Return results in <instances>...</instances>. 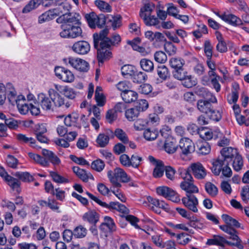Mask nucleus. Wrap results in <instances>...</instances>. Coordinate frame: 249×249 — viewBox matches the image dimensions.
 I'll list each match as a JSON object with an SVG mask.
<instances>
[{
	"label": "nucleus",
	"mask_w": 249,
	"mask_h": 249,
	"mask_svg": "<svg viewBox=\"0 0 249 249\" xmlns=\"http://www.w3.org/2000/svg\"><path fill=\"white\" fill-rule=\"evenodd\" d=\"M81 16L79 13H69L59 16L56 20L57 23L62 24V31L59 33L61 37L76 38L82 36L81 27Z\"/></svg>",
	"instance_id": "obj_1"
},
{
	"label": "nucleus",
	"mask_w": 249,
	"mask_h": 249,
	"mask_svg": "<svg viewBox=\"0 0 249 249\" xmlns=\"http://www.w3.org/2000/svg\"><path fill=\"white\" fill-rule=\"evenodd\" d=\"M108 30L105 29L99 34H93L94 47L97 50V59L99 65L109 60L112 57V53L109 51L111 44L110 38L107 37Z\"/></svg>",
	"instance_id": "obj_2"
},
{
	"label": "nucleus",
	"mask_w": 249,
	"mask_h": 249,
	"mask_svg": "<svg viewBox=\"0 0 249 249\" xmlns=\"http://www.w3.org/2000/svg\"><path fill=\"white\" fill-rule=\"evenodd\" d=\"M42 154L43 157L34 153L29 152L28 155L30 158L44 167H49L50 163L53 166H57L61 163L60 159L53 151L43 149Z\"/></svg>",
	"instance_id": "obj_3"
},
{
	"label": "nucleus",
	"mask_w": 249,
	"mask_h": 249,
	"mask_svg": "<svg viewBox=\"0 0 249 249\" xmlns=\"http://www.w3.org/2000/svg\"><path fill=\"white\" fill-rule=\"evenodd\" d=\"M230 162L223 156H218L212 161L211 171L215 176H219L221 173V177L229 178L231 177L232 172L229 167Z\"/></svg>",
	"instance_id": "obj_4"
},
{
	"label": "nucleus",
	"mask_w": 249,
	"mask_h": 249,
	"mask_svg": "<svg viewBox=\"0 0 249 249\" xmlns=\"http://www.w3.org/2000/svg\"><path fill=\"white\" fill-rule=\"evenodd\" d=\"M107 175L110 182L113 186L116 188H120L122 186L119 182V179L124 183H127L131 181V178L123 169L120 168H116L113 171H108Z\"/></svg>",
	"instance_id": "obj_5"
},
{
	"label": "nucleus",
	"mask_w": 249,
	"mask_h": 249,
	"mask_svg": "<svg viewBox=\"0 0 249 249\" xmlns=\"http://www.w3.org/2000/svg\"><path fill=\"white\" fill-rule=\"evenodd\" d=\"M173 77L182 82V85L185 88H191L196 84L194 77L183 67L173 71Z\"/></svg>",
	"instance_id": "obj_6"
},
{
	"label": "nucleus",
	"mask_w": 249,
	"mask_h": 249,
	"mask_svg": "<svg viewBox=\"0 0 249 249\" xmlns=\"http://www.w3.org/2000/svg\"><path fill=\"white\" fill-rule=\"evenodd\" d=\"M63 62L70 65L76 70L82 72H87L89 69V64L85 60L75 57H69L63 59Z\"/></svg>",
	"instance_id": "obj_7"
},
{
	"label": "nucleus",
	"mask_w": 249,
	"mask_h": 249,
	"mask_svg": "<svg viewBox=\"0 0 249 249\" xmlns=\"http://www.w3.org/2000/svg\"><path fill=\"white\" fill-rule=\"evenodd\" d=\"M219 228L221 230L230 235L229 239L236 241V242H232L233 245H230L231 246L236 247L239 249H243L244 248L242 240L238 235V232L234 228L225 225L220 226Z\"/></svg>",
	"instance_id": "obj_8"
},
{
	"label": "nucleus",
	"mask_w": 249,
	"mask_h": 249,
	"mask_svg": "<svg viewBox=\"0 0 249 249\" xmlns=\"http://www.w3.org/2000/svg\"><path fill=\"white\" fill-rule=\"evenodd\" d=\"M56 76L63 81L71 83L74 80V74L70 70L62 67H56L54 69Z\"/></svg>",
	"instance_id": "obj_9"
},
{
	"label": "nucleus",
	"mask_w": 249,
	"mask_h": 249,
	"mask_svg": "<svg viewBox=\"0 0 249 249\" xmlns=\"http://www.w3.org/2000/svg\"><path fill=\"white\" fill-rule=\"evenodd\" d=\"M181 201L184 206L189 210L194 213L198 212V201L196 197L193 194L186 195V196L182 198Z\"/></svg>",
	"instance_id": "obj_10"
},
{
	"label": "nucleus",
	"mask_w": 249,
	"mask_h": 249,
	"mask_svg": "<svg viewBox=\"0 0 249 249\" xmlns=\"http://www.w3.org/2000/svg\"><path fill=\"white\" fill-rule=\"evenodd\" d=\"M216 102V97L213 95H211V98L208 100H199L197 102V107L200 112L207 115L212 110L213 107L211 103H215Z\"/></svg>",
	"instance_id": "obj_11"
},
{
	"label": "nucleus",
	"mask_w": 249,
	"mask_h": 249,
	"mask_svg": "<svg viewBox=\"0 0 249 249\" xmlns=\"http://www.w3.org/2000/svg\"><path fill=\"white\" fill-rule=\"evenodd\" d=\"M190 170L194 177L198 179H204L207 175V171L203 165L200 162L192 163L189 166Z\"/></svg>",
	"instance_id": "obj_12"
},
{
	"label": "nucleus",
	"mask_w": 249,
	"mask_h": 249,
	"mask_svg": "<svg viewBox=\"0 0 249 249\" xmlns=\"http://www.w3.org/2000/svg\"><path fill=\"white\" fill-rule=\"evenodd\" d=\"M37 100L39 105L41 108L45 111H50L53 110V102L51 98L43 93H40L38 95Z\"/></svg>",
	"instance_id": "obj_13"
},
{
	"label": "nucleus",
	"mask_w": 249,
	"mask_h": 249,
	"mask_svg": "<svg viewBox=\"0 0 249 249\" xmlns=\"http://www.w3.org/2000/svg\"><path fill=\"white\" fill-rule=\"evenodd\" d=\"M48 94L55 106L61 107L64 105L66 108L70 107L71 104L68 102L65 103L64 99L54 89H50Z\"/></svg>",
	"instance_id": "obj_14"
},
{
	"label": "nucleus",
	"mask_w": 249,
	"mask_h": 249,
	"mask_svg": "<svg viewBox=\"0 0 249 249\" xmlns=\"http://www.w3.org/2000/svg\"><path fill=\"white\" fill-rule=\"evenodd\" d=\"M179 147L184 155H187L195 150V144L192 141L188 138H182L179 142Z\"/></svg>",
	"instance_id": "obj_15"
},
{
	"label": "nucleus",
	"mask_w": 249,
	"mask_h": 249,
	"mask_svg": "<svg viewBox=\"0 0 249 249\" xmlns=\"http://www.w3.org/2000/svg\"><path fill=\"white\" fill-rule=\"evenodd\" d=\"M72 50L80 54H87L90 51V45L86 41H79L75 42L72 46Z\"/></svg>",
	"instance_id": "obj_16"
},
{
	"label": "nucleus",
	"mask_w": 249,
	"mask_h": 249,
	"mask_svg": "<svg viewBox=\"0 0 249 249\" xmlns=\"http://www.w3.org/2000/svg\"><path fill=\"white\" fill-rule=\"evenodd\" d=\"M100 214L94 210H89L82 216L84 221L88 222L89 224H97L99 222Z\"/></svg>",
	"instance_id": "obj_17"
},
{
	"label": "nucleus",
	"mask_w": 249,
	"mask_h": 249,
	"mask_svg": "<svg viewBox=\"0 0 249 249\" xmlns=\"http://www.w3.org/2000/svg\"><path fill=\"white\" fill-rule=\"evenodd\" d=\"M206 244L209 246H219L222 248L224 247L225 244H227L229 246H230V245H233L231 242L229 241L224 237L218 235H214L212 238L208 239Z\"/></svg>",
	"instance_id": "obj_18"
},
{
	"label": "nucleus",
	"mask_w": 249,
	"mask_h": 249,
	"mask_svg": "<svg viewBox=\"0 0 249 249\" xmlns=\"http://www.w3.org/2000/svg\"><path fill=\"white\" fill-rule=\"evenodd\" d=\"M164 149L168 154H173L176 152L178 145L176 140L170 136L167 138L164 143Z\"/></svg>",
	"instance_id": "obj_19"
},
{
	"label": "nucleus",
	"mask_w": 249,
	"mask_h": 249,
	"mask_svg": "<svg viewBox=\"0 0 249 249\" xmlns=\"http://www.w3.org/2000/svg\"><path fill=\"white\" fill-rule=\"evenodd\" d=\"M100 230L103 232H113L116 230V226L113 220L109 216H106L104 221L99 227Z\"/></svg>",
	"instance_id": "obj_20"
},
{
	"label": "nucleus",
	"mask_w": 249,
	"mask_h": 249,
	"mask_svg": "<svg viewBox=\"0 0 249 249\" xmlns=\"http://www.w3.org/2000/svg\"><path fill=\"white\" fill-rule=\"evenodd\" d=\"M220 156H223L231 163L239 154L236 149L231 147H224L220 151Z\"/></svg>",
	"instance_id": "obj_21"
},
{
	"label": "nucleus",
	"mask_w": 249,
	"mask_h": 249,
	"mask_svg": "<svg viewBox=\"0 0 249 249\" xmlns=\"http://www.w3.org/2000/svg\"><path fill=\"white\" fill-rule=\"evenodd\" d=\"M194 180L190 181H182L180 184L181 189L185 191L186 195L193 194L198 193L199 189L198 187L194 184Z\"/></svg>",
	"instance_id": "obj_22"
},
{
	"label": "nucleus",
	"mask_w": 249,
	"mask_h": 249,
	"mask_svg": "<svg viewBox=\"0 0 249 249\" xmlns=\"http://www.w3.org/2000/svg\"><path fill=\"white\" fill-rule=\"evenodd\" d=\"M58 9H50L38 17V22L42 23L43 22L49 21L54 19L58 16Z\"/></svg>",
	"instance_id": "obj_23"
},
{
	"label": "nucleus",
	"mask_w": 249,
	"mask_h": 249,
	"mask_svg": "<svg viewBox=\"0 0 249 249\" xmlns=\"http://www.w3.org/2000/svg\"><path fill=\"white\" fill-rule=\"evenodd\" d=\"M221 19L233 26H237L243 24L241 19L233 14L224 15L221 16Z\"/></svg>",
	"instance_id": "obj_24"
},
{
	"label": "nucleus",
	"mask_w": 249,
	"mask_h": 249,
	"mask_svg": "<svg viewBox=\"0 0 249 249\" xmlns=\"http://www.w3.org/2000/svg\"><path fill=\"white\" fill-rule=\"evenodd\" d=\"M121 95L123 100L127 103L135 102L138 98L137 93L130 89L126 92H122Z\"/></svg>",
	"instance_id": "obj_25"
},
{
	"label": "nucleus",
	"mask_w": 249,
	"mask_h": 249,
	"mask_svg": "<svg viewBox=\"0 0 249 249\" xmlns=\"http://www.w3.org/2000/svg\"><path fill=\"white\" fill-rule=\"evenodd\" d=\"M222 218L226 223V225L231 226L233 228H241L244 229V227L241 226V224L235 219L227 214L222 215Z\"/></svg>",
	"instance_id": "obj_26"
},
{
	"label": "nucleus",
	"mask_w": 249,
	"mask_h": 249,
	"mask_svg": "<svg viewBox=\"0 0 249 249\" xmlns=\"http://www.w3.org/2000/svg\"><path fill=\"white\" fill-rule=\"evenodd\" d=\"M6 93L7 94V98L9 102L14 105L15 103H17V92L13 87L12 85L10 83H8L6 85Z\"/></svg>",
	"instance_id": "obj_27"
},
{
	"label": "nucleus",
	"mask_w": 249,
	"mask_h": 249,
	"mask_svg": "<svg viewBox=\"0 0 249 249\" xmlns=\"http://www.w3.org/2000/svg\"><path fill=\"white\" fill-rule=\"evenodd\" d=\"M49 174L53 180L57 183H68L71 181L68 176H62L57 172L51 171Z\"/></svg>",
	"instance_id": "obj_28"
},
{
	"label": "nucleus",
	"mask_w": 249,
	"mask_h": 249,
	"mask_svg": "<svg viewBox=\"0 0 249 249\" xmlns=\"http://www.w3.org/2000/svg\"><path fill=\"white\" fill-rule=\"evenodd\" d=\"M140 16L142 18L145 24L148 26H156L158 25L160 21L154 16L147 17L145 13H140Z\"/></svg>",
	"instance_id": "obj_29"
},
{
	"label": "nucleus",
	"mask_w": 249,
	"mask_h": 249,
	"mask_svg": "<svg viewBox=\"0 0 249 249\" xmlns=\"http://www.w3.org/2000/svg\"><path fill=\"white\" fill-rule=\"evenodd\" d=\"M63 2V3H61L60 2L57 3V2H56L54 3V4H55L57 7L56 8H53L52 9L59 10L57 13V14L59 13V14H58V16L60 14H62V15H63L65 14H68L69 13L67 12L71 8V5L67 2V0H65Z\"/></svg>",
	"instance_id": "obj_30"
},
{
	"label": "nucleus",
	"mask_w": 249,
	"mask_h": 249,
	"mask_svg": "<svg viewBox=\"0 0 249 249\" xmlns=\"http://www.w3.org/2000/svg\"><path fill=\"white\" fill-rule=\"evenodd\" d=\"M141 68L145 71L151 72L154 71V66L153 61L146 59H142L140 62Z\"/></svg>",
	"instance_id": "obj_31"
},
{
	"label": "nucleus",
	"mask_w": 249,
	"mask_h": 249,
	"mask_svg": "<svg viewBox=\"0 0 249 249\" xmlns=\"http://www.w3.org/2000/svg\"><path fill=\"white\" fill-rule=\"evenodd\" d=\"M136 70V68L131 65H124L121 68L122 74L126 78H131Z\"/></svg>",
	"instance_id": "obj_32"
},
{
	"label": "nucleus",
	"mask_w": 249,
	"mask_h": 249,
	"mask_svg": "<svg viewBox=\"0 0 249 249\" xmlns=\"http://www.w3.org/2000/svg\"><path fill=\"white\" fill-rule=\"evenodd\" d=\"M79 117V114L76 112L69 114L64 119V124L67 126L75 125Z\"/></svg>",
	"instance_id": "obj_33"
},
{
	"label": "nucleus",
	"mask_w": 249,
	"mask_h": 249,
	"mask_svg": "<svg viewBox=\"0 0 249 249\" xmlns=\"http://www.w3.org/2000/svg\"><path fill=\"white\" fill-rule=\"evenodd\" d=\"M108 18V22H110V24L114 30L120 27L121 26L122 17L120 15H117L116 16H108L107 17Z\"/></svg>",
	"instance_id": "obj_34"
},
{
	"label": "nucleus",
	"mask_w": 249,
	"mask_h": 249,
	"mask_svg": "<svg viewBox=\"0 0 249 249\" xmlns=\"http://www.w3.org/2000/svg\"><path fill=\"white\" fill-rule=\"evenodd\" d=\"M140 112L135 107L129 108L125 111V116L129 121H133L138 117Z\"/></svg>",
	"instance_id": "obj_35"
},
{
	"label": "nucleus",
	"mask_w": 249,
	"mask_h": 249,
	"mask_svg": "<svg viewBox=\"0 0 249 249\" xmlns=\"http://www.w3.org/2000/svg\"><path fill=\"white\" fill-rule=\"evenodd\" d=\"M18 140L21 142L25 143H29L30 145L33 147L36 148L37 146L36 145V141L32 137H27L25 135L19 134L17 135Z\"/></svg>",
	"instance_id": "obj_36"
},
{
	"label": "nucleus",
	"mask_w": 249,
	"mask_h": 249,
	"mask_svg": "<svg viewBox=\"0 0 249 249\" xmlns=\"http://www.w3.org/2000/svg\"><path fill=\"white\" fill-rule=\"evenodd\" d=\"M159 135V132L157 129L151 130L147 128L143 132V137L147 141H153L155 140Z\"/></svg>",
	"instance_id": "obj_37"
},
{
	"label": "nucleus",
	"mask_w": 249,
	"mask_h": 249,
	"mask_svg": "<svg viewBox=\"0 0 249 249\" xmlns=\"http://www.w3.org/2000/svg\"><path fill=\"white\" fill-rule=\"evenodd\" d=\"M109 137L104 133H100L96 140L98 146L101 147H106L109 143Z\"/></svg>",
	"instance_id": "obj_38"
},
{
	"label": "nucleus",
	"mask_w": 249,
	"mask_h": 249,
	"mask_svg": "<svg viewBox=\"0 0 249 249\" xmlns=\"http://www.w3.org/2000/svg\"><path fill=\"white\" fill-rule=\"evenodd\" d=\"M73 231L75 237L83 238L87 235L88 230L83 225H80L75 227L73 230Z\"/></svg>",
	"instance_id": "obj_39"
},
{
	"label": "nucleus",
	"mask_w": 249,
	"mask_h": 249,
	"mask_svg": "<svg viewBox=\"0 0 249 249\" xmlns=\"http://www.w3.org/2000/svg\"><path fill=\"white\" fill-rule=\"evenodd\" d=\"M114 135L124 144L129 142L128 138L126 133L121 128H117L114 131Z\"/></svg>",
	"instance_id": "obj_40"
},
{
	"label": "nucleus",
	"mask_w": 249,
	"mask_h": 249,
	"mask_svg": "<svg viewBox=\"0 0 249 249\" xmlns=\"http://www.w3.org/2000/svg\"><path fill=\"white\" fill-rule=\"evenodd\" d=\"M205 189L207 193L212 197H215L218 194V188L210 182L205 183Z\"/></svg>",
	"instance_id": "obj_41"
},
{
	"label": "nucleus",
	"mask_w": 249,
	"mask_h": 249,
	"mask_svg": "<svg viewBox=\"0 0 249 249\" xmlns=\"http://www.w3.org/2000/svg\"><path fill=\"white\" fill-rule=\"evenodd\" d=\"M41 3L40 0H31L22 9V13H27L37 8Z\"/></svg>",
	"instance_id": "obj_42"
},
{
	"label": "nucleus",
	"mask_w": 249,
	"mask_h": 249,
	"mask_svg": "<svg viewBox=\"0 0 249 249\" xmlns=\"http://www.w3.org/2000/svg\"><path fill=\"white\" fill-rule=\"evenodd\" d=\"M159 164L155 166L153 172V176L154 178H159L161 177L163 175L164 172V167L165 166L164 165L163 161H160Z\"/></svg>",
	"instance_id": "obj_43"
},
{
	"label": "nucleus",
	"mask_w": 249,
	"mask_h": 249,
	"mask_svg": "<svg viewBox=\"0 0 249 249\" xmlns=\"http://www.w3.org/2000/svg\"><path fill=\"white\" fill-rule=\"evenodd\" d=\"M157 73L159 76L163 80H165L170 76L168 69L164 65L158 67Z\"/></svg>",
	"instance_id": "obj_44"
},
{
	"label": "nucleus",
	"mask_w": 249,
	"mask_h": 249,
	"mask_svg": "<svg viewBox=\"0 0 249 249\" xmlns=\"http://www.w3.org/2000/svg\"><path fill=\"white\" fill-rule=\"evenodd\" d=\"M170 65L171 67L176 70L183 67L184 65V61L180 58L173 57L170 59Z\"/></svg>",
	"instance_id": "obj_45"
},
{
	"label": "nucleus",
	"mask_w": 249,
	"mask_h": 249,
	"mask_svg": "<svg viewBox=\"0 0 249 249\" xmlns=\"http://www.w3.org/2000/svg\"><path fill=\"white\" fill-rule=\"evenodd\" d=\"M146 74L142 71H135L134 75L131 76V78L134 83H141L143 82L146 80Z\"/></svg>",
	"instance_id": "obj_46"
},
{
	"label": "nucleus",
	"mask_w": 249,
	"mask_h": 249,
	"mask_svg": "<svg viewBox=\"0 0 249 249\" xmlns=\"http://www.w3.org/2000/svg\"><path fill=\"white\" fill-rule=\"evenodd\" d=\"M149 126L148 120L146 119H139L134 124V127L136 130H142Z\"/></svg>",
	"instance_id": "obj_47"
},
{
	"label": "nucleus",
	"mask_w": 249,
	"mask_h": 249,
	"mask_svg": "<svg viewBox=\"0 0 249 249\" xmlns=\"http://www.w3.org/2000/svg\"><path fill=\"white\" fill-rule=\"evenodd\" d=\"M96 17L97 15L94 12L87 14L85 16L89 26L91 28H95L96 26Z\"/></svg>",
	"instance_id": "obj_48"
},
{
	"label": "nucleus",
	"mask_w": 249,
	"mask_h": 249,
	"mask_svg": "<svg viewBox=\"0 0 249 249\" xmlns=\"http://www.w3.org/2000/svg\"><path fill=\"white\" fill-rule=\"evenodd\" d=\"M156 191L159 195L168 198L170 194L172 193L173 190L166 186H161L158 187Z\"/></svg>",
	"instance_id": "obj_49"
},
{
	"label": "nucleus",
	"mask_w": 249,
	"mask_h": 249,
	"mask_svg": "<svg viewBox=\"0 0 249 249\" xmlns=\"http://www.w3.org/2000/svg\"><path fill=\"white\" fill-rule=\"evenodd\" d=\"M72 171L84 182H87V175L85 170L81 169L78 166H74L72 168Z\"/></svg>",
	"instance_id": "obj_50"
},
{
	"label": "nucleus",
	"mask_w": 249,
	"mask_h": 249,
	"mask_svg": "<svg viewBox=\"0 0 249 249\" xmlns=\"http://www.w3.org/2000/svg\"><path fill=\"white\" fill-rule=\"evenodd\" d=\"M197 146L198 147V153L199 154L207 155L211 151L210 145L206 142H200Z\"/></svg>",
	"instance_id": "obj_51"
},
{
	"label": "nucleus",
	"mask_w": 249,
	"mask_h": 249,
	"mask_svg": "<svg viewBox=\"0 0 249 249\" xmlns=\"http://www.w3.org/2000/svg\"><path fill=\"white\" fill-rule=\"evenodd\" d=\"M94 3L96 6L101 11L107 12H110L111 11V7L109 4L104 1L96 0Z\"/></svg>",
	"instance_id": "obj_52"
},
{
	"label": "nucleus",
	"mask_w": 249,
	"mask_h": 249,
	"mask_svg": "<svg viewBox=\"0 0 249 249\" xmlns=\"http://www.w3.org/2000/svg\"><path fill=\"white\" fill-rule=\"evenodd\" d=\"M15 176L23 182H30L33 181L34 178L28 172H17Z\"/></svg>",
	"instance_id": "obj_53"
},
{
	"label": "nucleus",
	"mask_w": 249,
	"mask_h": 249,
	"mask_svg": "<svg viewBox=\"0 0 249 249\" xmlns=\"http://www.w3.org/2000/svg\"><path fill=\"white\" fill-rule=\"evenodd\" d=\"M192 172L190 170L189 166L185 169L182 170L179 172L180 177L183 179V181H190L194 180L191 174Z\"/></svg>",
	"instance_id": "obj_54"
},
{
	"label": "nucleus",
	"mask_w": 249,
	"mask_h": 249,
	"mask_svg": "<svg viewBox=\"0 0 249 249\" xmlns=\"http://www.w3.org/2000/svg\"><path fill=\"white\" fill-rule=\"evenodd\" d=\"M138 110L140 112L145 111L148 107V103L146 100L141 99L137 101L135 106Z\"/></svg>",
	"instance_id": "obj_55"
},
{
	"label": "nucleus",
	"mask_w": 249,
	"mask_h": 249,
	"mask_svg": "<svg viewBox=\"0 0 249 249\" xmlns=\"http://www.w3.org/2000/svg\"><path fill=\"white\" fill-rule=\"evenodd\" d=\"M232 167L234 170L239 171L243 165V161L242 158L239 154L233 160Z\"/></svg>",
	"instance_id": "obj_56"
},
{
	"label": "nucleus",
	"mask_w": 249,
	"mask_h": 249,
	"mask_svg": "<svg viewBox=\"0 0 249 249\" xmlns=\"http://www.w3.org/2000/svg\"><path fill=\"white\" fill-rule=\"evenodd\" d=\"M207 115L210 119L216 122H218L222 118L221 112L219 110H215L213 107L212 110Z\"/></svg>",
	"instance_id": "obj_57"
},
{
	"label": "nucleus",
	"mask_w": 249,
	"mask_h": 249,
	"mask_svg": "<svg viewBox=\"0 0 249 249\" xmlns=\"http://www.w3.org/2000/svg\"><path fill=\"white\" fill-rule=\"evenodd\" d=\"M142 160V157L139 156L137 154L132 155L130 158L131 166L135 168H138L141 165Z\"/></svg>",
	"instance_id": "obj_58"
},
{
	"label": "nucleus",
	"mask_w": 249,
	"mask_h": 249,
	"mask_svg": "<svg viewBox=\"0 0 249 249\" xmlns=\"http://www.w3.org/2000/svg\"><path fill=\"white\" fill-rule=\"evenodd\" d=\"M154 59L156 61L160 63H164L167 59V55L162 51H157L154 54Z\"/></svg>",
	"instance_id": "obj_59"
},
{
	"label": "nucleus",
	"mask_w": 249,
	"mask_h": 249,
	"mask_svg": "<svg viewBox=\"0 0 249 249\" xmlns=\"http://www.w3.org/2000/svg\"><path fill=\"white\" fill-rule=\"evenodd\" d=\"M164 171L166 178L173 181L175 178V169L171 166H165L164 167Z\"/></svg>",
	"instance_id": "obj_60"
},
{
	"label": "nucleus",
	"mask_w": 249,
	"mask_h": 249,
	"mask_svg": "<svg viewBox=\"0 0 249 249\" xmlns=\"http://www.w3.org/2000/svg\"><path fill=\"white\" fill-rule=\"evenodd\" d=\"M116 87L119 90L121 91L122 92H124L131 89V85L128 81H121L116 84Z\"/></svg>",
	"instance_id": "obj_61"
},
{
	"label": "nucleus",
	"mask_w": 249,
	"mask_h": 249,
	"mask_svg": "<svg viewBox=\"0 0 249 249\" xmlns=\"http://www.w3.org/2000/svg\"><path fill=\"white\" fill-rule=\"evenodd\" d=\"M195 93L197 95L203 97H208L209 95H213L211 93L208 91L207 89L200 86H197L196 88Z\"/></svg>",
	"instance_id": "obj_62"
},
{
	"label": "nucleus",
	"mask_w": 249,
	"mask_h": 249,
	"mask_svg": "<svg viewBox=\"0 0 249 249\" xmlns=\"http://www.w3.org/2000/svg\"><path fill=\"white\" fill-rule=\"evenodd\" d=\"M213 49L211 42L209 40H205L204 44V51L207 57H212Z\"/></svg>",
	"instance_id": "obj_63"
},
{
	"label": "nucleus",
	"mask_w": 249,
	"mask_h": 249,
	"mask_svg": "<svg viewBox=\"0 0 249 249\" xmlns=\"http://www.w3.org/2000/svg\"><path fill=\"white\" fill-rule=\"evenodd\" d=\"M5 181L13 190L18 189L20 185V181L18 179L10 176L8 177Z\"/></svg>",
	"instance_id": "obj_64"
}]
</instances>
